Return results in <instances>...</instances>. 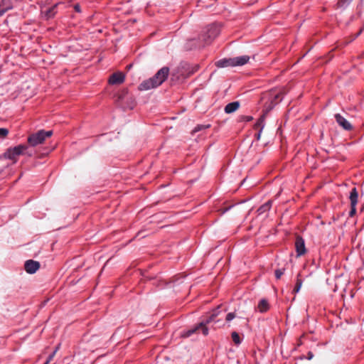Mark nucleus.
<instances>
[{"label":"nucleus","instance_id":"f257e3e1","mask_svg":"<svg viewBox=\"0 0 364 364\" xmlns=\"http://www.w3.org/2000/svg\"><path fill=\"white\" fill-rule=\"evenodd\" d=\"M220 29L216 24H212L205 28L199 36L198 40H191L193 47L202 48L210 44L220 33Z\"/></svg>","mask_w":364,"mask_h":364},{"label":"nucleus","instance_id":"f03ea898","mask_svg":"<svg viewBox=\"0 0 364 364\" xmlns=\"http://www.w3.org/2000/svg\"><path fill=\"white\" fill-rule=\"evenodd\" d=\"M250 60L248 55L238 56L232 58H224L215 63L218 68H225L230 66H238L246 64Z\"/></svg>","mask_w":364,"mask_h":364},{"label":"nucleus","instance_id":"7ed1b4c3","mask_svg":"<svg viewBox=\"0 0 364 364\" xmlns=\"http://www.w3.org/2000/svg\"><path fill=\"white\" fill-rule=\"evenodd\" d=\"M52 134V131L40 130L38 132L31 134L28 138V142L31 146H36L42 144L46 138L51 136Z\"/></svg>","mask_w":364,"mask_h":364},{"label":"nucleus","instance_id":"20e7f679","mask_svg":"<svg viewBox=\"0 0 364 364\" xmlns=\"http://www.w3.org/2000/svg\"><path fill=\"white\" fill-rule=\"evenodd\" d=\"M159 85V70L156 73V74L147 79L141 82L138 89L140 91H147L154 88H156Z\"/></svg>","mask_w":364,"mask_h":364},{"label":"nucleus","instance_id":"39448f33","mask_svg":"<svg viewBox=\"0 0 364 364\" xmlns=\"http://www.w3.org/2000/svg\"><path fill=\"white\" fill-rule=\"evenodd\" d=\"M27 146L25 145H18L16 146L9 148L6 150V151L4 154V157L5 159H8L16 162L17 161V158L23 154L24 151H26Z\"/></svg>","mask_w":364,"mask_h":364},{"label":"nucleus","instance_id":"423d86ee","mask_svg":"<svg viewBox=\"0 0 364 364\" xmlns=\"http://www.w3.org/2000/svg\"><path fill=\"white\" fill-rule=\"evenodd\" d=\"M199 330L202 331V333L204 336H207L208 334V328L206 326V323L204 321H202L193 328L188 329L187 331L184 332L183 336L186 338L189 337L193 333H197Z\"/></svg>","mask_w":364,"mask_h":364},{"label":"nucleus","instance_id":"0eeeda50","mask_svg":"<svg viewBox=\"0 0 364 364\" xmlns=\"http://www.w3.org/2000/svg\"><path fill=\"white\" fill-rule=\"evenodd\" d=\"M334 117L336 122L343 129L346 131H350L353 129V126L351 125V124L340 114H336Z\"/></svg>","mask_w":364,"mask_h":364},{"label":"nucleus","instance_id":"6e6552de","mask_svg":"<svg viewBox=\"0 0 364 364\" xmlns=\"http://www.w3.org/2000/svg\"><path fill=\"white\" fill-rule=\"evenodd\" d=\"M39 262L32 259L26 261L24 264L25 270L28 274L35 273L39 269Z\"/></svg>","mask_w":364,"mask_h":364},{"label":"nucleus","instance_id":"1a4fd4ad","mask_svg":"<svg viewBox=\"0 0 364 364\" xmlns=\"http://www.w3.org/2000/svg\"><path fill=\"white\" fill-rule=\"evenodd\" d=\"M295 248L297 253V256H301L304 255L306 252L304 240L300 236H297L296 238Z\"/></svg>","mask_w":364,"mask_h":364},{"label":"nucleus","instance_id":"9d476101","mask_svg":"<svg viewBox=\"0 0 364 364\" xmlns=\"http://www.w3.org/2000/svg\"><path fill=\"white\" fill-rule=\"evenodd\" d=\"M125 75L122 72L113 73L109 79V83L111 85L121 84L124 81Z\"/></svg>","mask_w":364,"mask_h":364},{"label":"nucleus","instance_id":"9b49d317","mask_svg":"<svg viewBox=\"0 0 364 364\" xmlns=\"http://www.w3.org/2000/svg\"><path fill=\"white\" fill-rule=\"evenodd\" d=\"M239 107H240L239 102H237V101L232 102L228 103L225 107V112L227 114H230V113H232V112H235L236 110H237Z\"/></svg>","mask_w":364,"mask_h":364},{"label":"nucleus","instance_id":"f8f14e48","mask_svg":"<svg viewBox=\"0 0 364 364\" xmlns=\"http://www.w3.org/2000/svg\"><path fill=\"white\" fill-rule=\"evenodd\" d=\"M269 309V305L268 303V301L265 299H262L259 301L257 309L260 313H264L267 312Z\"/></svg>","mask_w":364,"mask_h":364},{"label":"nucleus","instance_id":"ddd939ff","mask_svg":"<svg viewBox=\"0 0 364 364\" xmlns=\"http://www.w3.org/2000/svg\"><path fill=\"white\" fill-rule=\"evenodd\" d=\"M11 8L9 0H0V16Z\"/></svg>","mask_w":364,"mask_h":364},{"label":"nucleus","instance_id":"4468645a","mask_svg":"<svg viewBox=\"0 0 364 364\" xmlns=\"http://www.w3.org/2000/svg\"><path fill=\"white\" fill-rule=\"evenodd\" d=\"M358 193L356 188H352L350 191V196H349L350 205H356L358 203Z\"/></svg>","mask_w":364,"mask_h":364},{"label":"nucleus","instance_id":"2eb2a0df","mask_svg":"<svg viewBox=\"0 0 364 364\" xmlns=\"http://www.w3.org/2000/svg\"><path fill=\"white\" fill-rule=\"evenodd\" d=\"M283 93L279 92L277 94H275L273 97V98L271 100L270 105L267 107V109L269 110L273 108V107L277 105L279 102H280L282 99Z\"/></svg>","mask_w":364,"mask_h":364},{"label":"nucleus","instance_id":"dca6fc26","mask_svg":"<svg viewBox=\"0 0 364 364\" xmlns=\"http://www.w3.org/2000/svg\"><path fill=\"white\" fill-rule=\"evenodd\" d=\"M271 206H272V201L271 200H268L267 203H265L264 204H263L262 205H261L258 209H257V212L259 213V215H261L267 211H269L271 208Z\"/></svg>","mask_w":364,"mask_h":364},{"label":"nucleus","instance_id":"f3484780","mask_svg":"<svg viewBox=\"0 0 364 364\" xmlns=\"http://www.w3.org/2000/svg\"><path fill=\"white\" fill-rule=\"evenodd\" d=\"M219 308L220 306H218V309H215L213 311L212 314L206 319L205 321H204L206 323V325L215 321V318L219 315Z\"/></svg>","mask_w":364,"mask_h":364},{"label":"nucleus","instance_id":"a211bd4d","mask_svg":"<svg viewBox=\"0 0 364 364\" xmlns=\"http://www.w3.org/2000/svg\"><path fill=\"white\" fill-rule=\"evenodd\" d=\"M169 68L168 67H164L161 68V85L165 81L168 75Z\"/></svg>","mask_w":364,"mask_h":364},{"label":"nucleus","instance_id":"6ab92c4d","mask_svg":"<svg viewBox=\"0 0 364 364\" xmlns=\"http://www.w3.org/2000/svg\"><path fill=\"white\" fill-rule=\"evenodd\" d=\"M299 276H300V274H298L296 282L295 287L293 289V292L294 294L299 292L302 286V280L300 278H299Z\"/></svg>","mask_w":364,"mask_h":364},{"label":"nucleus","instance_id":"aec40b11","mask_svg":"<svg viewBox=\"0 0 364 364\" xmlns=\"http://www.w3.org/2000/svg\"><path fill=\"white\" fill-rule=\"evenodd\" d=\"M353 0H338L337 7L345 8L348 6Z\"/></svg>","mask_w":364,"mask_h":364},{"label":"nucleus","instance_id":"412c9836","mask_svg":"<svg viewBox=\"0 0 364 364\" xmlns=\"http://www.w3.org/2000/svg\"><path fill=\"white\" fill-rule=\"evenodd\" d=\"M231 337H232L233 342L235 344L238 345L241 343L239 334L237 332H235V331L232 332L231 333Z\"/></svg>","mask_w":364,"mask_h":364},{"label":"nucleus","instance_id":"4be33fe9","mask_svg":"<svg viewBox=\"0 0 364 364\" xmlns=\"http://www.w3.org/2000/svg\"><path fill=\"white\" fill-rule=\"evenodd\" d=\"M264 115H262L259 117V119L257 120V123L255 124V128L261 127L262 129L264 127Z\"/></svg>","mask_w":364,"mask_h":364},{"label":"nucleus","instance_id":"5701e85b","mask_svg":"<svg viewBox=\"0 0 364 364\" xmlns=\"http://www.w3.org/2000/svg\"><path fill=\"white\" fill-rule=\"evenodd\" d=\"M9 134V130L6 128H0V138H5Z\"/></svg>","mask_w":364,"mask_h":364},{"label":"nucleus","instance_id":"b1692460","mask_svg":"<svg viewBox=\"0 0 364 364\" xmlns=\"http://www.w3.org/2000/svg\"><path fill=\"white\" fill-rule=\"evenodd\" d=\"M284 272V269H277L275 270V277L277 279H280L282 275H283Z\"/></svg>","mask_w":364,"mask_h":364},{"label":"nucleus","instance_id":"393cba45","mask_svg":"<svg viewBox=\"0 0 364 364\" xmlns=\"http://www.w3.org/2000/svg\"><path fill=\"white\" fill-rule=\"evenodd\" d=\"M236 317V314L234 312L228 313L226 316V321H230Z\"/></svg>","mask_w":364,"mask_h":364},{"label":"nucleus","instance_id":"a878e982","mask_svg":"<svg viewBox=\"0 0 364 364\" xmlns=\"http://www.w3.org/2000/svg\"><path fill=\"white\" fill-rule=\"evenodd\" d=\"M58 350V346L55 348V350L53 351V353L49 355L46 362L44 364H48L53 360V358H54Z\"/></svg>","mask_w":364,"mask_h":364},{"label":"nucleus","instance_id":"bb28decb","mask_svg":"<svg viewBox=\"0 0 364 364\" xmlns=\"http://www.w3.org/2000/svg\"><path fill=\"white\" fill-rule=\"evenodd\" d=\"M209 127V125L208 126H204V125H198L197 127H196L194 128V129L192 131V133H196L201 129H204L205 128H208Z\"/></svg>","mask_w":364,"mask_h":364},{"label":"nucleus","instance_id":"cd10ccee","mask_svg":"<svg viewBox=\"0 0 364 364\" xmlns=\"http://www.w3.org/2000/svg\"><path fill=\"white\" fill-rule=\"evenodd\" d=\"M356 213V205H350V210L349 212V216L353 217Z\"/></svg>","mask_w":364,"mask_h":364},{"label":"nucleus","instance_id":"c85d7f7f","mask_svg":"<svg viewBox=\"0 0 364 364\" xmlns=\"http://www.w3.org/2000/svg\"><path fill=\"white\" fill-rule=\"evenodd\" d=\"M194 73V71H191V72H189L187 75H185L183 73V72H181L180 75H176V78L178 79L180 77V76H182L183 77H188L190 75L193 74Z\"/></svg>","mask_w":364,"mask_h":364},{"label":"nucleus","instance_id":"c756f323","mask_svg":"<svg viewBox=\"0 0 364 364\" xmlns=\"http://www.w3.org/2000/svg\"><path fill=\"white\" fill-rule=\"evenodd\" d=\"M314 358V354L312 352L309 351L307 354V359L311 360Z\"/></svg>","mask_w":364,"mask_h":364},{"label":"nucleus","instance_id":"7c9ffc66","mask_svg":"<svg viewBox=\"0 0 364 364\" xmlns=\"http://www.w3.org/2000/svg\"><path fill=\"white\" fill-rule=\"evenodd\" d=\"M261 132H262V129H260L259 132L256 134V138L257 140H259L260 139Z\"/></svg>","mask_w":364,"mask_h":364},{"label":"nucleus","instance_id":"2f4dec72","mask_svg":"<svg viewBox=\"0 0 364 364\" xmlns=\"http://www.w3.org/2000/svg\"><path fill=\"white\" fill-rule=\"evenodd\" d=\"M125 94H126V93L124 92V93H123V94L120 95L118 97V101H119V100H123V98H124V95H125Z\"/></svg>","mask_w":364,"mask_h":364},{"label":"nucleus","instance_id":"473e14b6","mask_svg":"<svg viewBox=\"0 0 364 364\" xmlns=\"http://www.w3.org/2000/svg\"><path fill=\"white\" fill-rule=\"evenodd\" d=\"M361 32H362V29H360V30L359 31V32L356 33V35H355V36L353 38V39H355L356 37H358V36L361 33Z\"/></svg>","mask_w":364,"mask_h":364},{"label":"nucleus","instance_id":"72a5a7b5","mask_svg":"<svg viewBox=\"0 0 364 364\" xmlns=\"http://www.w3.org/2000/svg\"><path fill=\"white\" fill-rule=\"evenodd\" d=\"M75 9L76 11H80V9H79V6L78 5L75 6Z\"/></svg>","mask_w":364,"mask_h":364},{"label":"nucleus","instance_id":"f704fd0d","mask_svg":"<svg viewBox=\"0 0 364 364\" xmlns=\"http://www.w3.org/2000/svg\"><path fill=\"white\" fill-rule=\"evenodd\" d=\"M131 67H132V65H129L127 66V69H129H129L131 68Z\"/></svg>","mask_w":364,"mask_h":364},{"label":"nucleus","instance_id":"c9c22d12","mask_svg":"<svg viewBox=\"0 0 364 364\" xmlns=\"http://www.w3.org/2000/svg\"><path fill=\"white\" fill-rule=\"evenodd\" d=\"M228 209L225 208V210H223L222 213H224Z\"/></svg>","mask_w":364,"mask_h":364}]
</instances>
